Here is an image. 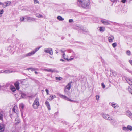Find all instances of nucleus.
I'll use <instances>...</instances> for the list:
<instances>
[{
  "mask_svg": "<svg viewBox=\"0 0 132 132\" xmlns=\"http://www.w3.org/2000/svg\"><path fill=\"white\" fill-rule=\"evenodd\" d=\"M77 3L79 7L84 8L88 6L90 4L89 1H78Z\"/></svg>",
  "mask_w": 132,
  "mask_h": 132,
  "instance_id": "f257e3e1",
  "label": "nucleus"
},
{
  "mask_svg": "<svg viewBox=\"0 0 132 132\" xmlns=\"http://www.w3.org/2000/svg\"><path fill=\"white\" fill-rule=\"evenodd\" d=\"M32 106L35 109H37L38 107L39 106V99L38 97L36 98L34 101Z\"/></svg>",
  "mask_w": 132,
  "mask_h": 132,
  "instance_id": "f03ea898",
  "label": "nucleus"
},
{
  "mask_svg": "<svg viewBox=\"0 0 132 132\" xmlns=\"http://www.w3.org/2000/svg\"><path fill=\"white\" fill-rule=\"evenodd\" d=\"M57 94L58 96L61 98L64 99L67 101H70L73 102H77V101H75L69 98H68L67 97H66V96L65 95H62L60 94Z\"/></svg>",
  "mask_w": 132,
  "mask_h": 132,
  "instance_id": "7ed1b4c3",
  "label": "nucleus"
},
{
  "mask_svg": "<svg viewBox=\"0 0 132 132\" xmlns=\"http://www.w3.org/2000/svg\"><path fill=\"white\" fill-rule=\"evenodd\" d=\"M102 117L104 119L106 120H112V117H110V116L108 114H102Z\"/></svg>",
  "mask_w": 132,
  "mask_h": 132,
  "instance_id": "20e7f679",
  "label": "nucleus"
},
{
  "mask_svg": "<svg viewBox=\"0 0 132 132\" xmlns=\"http://www.w3.org/2000/svg\"><path fill=\"white\" fill-rule=\"evenodd\" d=\"M11 3V2L10 1H7L6 2L4 3H2V4L1 5H2V7L4 8H5L7 6L9 5Z\"/></svg>",
  "mask_w": 132,
  "mask_h": 132,
  "instance_id": "39448f33",
  "label": "nucleus"
},
{
  "mask_svg": "<svg viewBox=\"0 0 132 132\" xmlns=\"http://www.w3.org/2000/svg\"><path fill=\"white\" fill-rule=\"evenodd\" d=\"M72 82H69L68 83L67 85L66 86L65 88L64 89V91L67 92V90L66 89H67L68 90H70L71 87V83Z\"/></svg>",
  "mask_w": 132,
  "mask_h": 132,
  "instance_id": "423d86ee",
  "label": "nucleus"
},
{
  "mask_svg": "<svg viewBox=\"0 0 132 132\" xmlns=\"http://www.w3.org/2000/svg\"><path fill=\"white\" fill-rule=\"evenodd\" d=\"M44 51L47 53H49L51 55H53V54L52 49L51 48H47V49L45 50Z\"/></svg>",
  "mask_w": 132,
  "mask_h": 132,
  "instance_id": "0eeeda50",
  "label": "nucleus"
},
{
  "mask_svg": "<svg viewBox=\"0 0 132 132\" xmlns=\"http://www.w3.org/2000/svg\"><path fill=\"white\" fill-rule=\"evenodd\" d=\"M13 72V71L11 70H3L0 71V73H9Z\"/></svg>",
  "mask_w": 132,
  "mask_h": 132,
  "instance_id": "6e6552de",
  "label": "nucleus"
},
{
  "mask_svg": "<svg viewBox=\"0 0 132 132\" xmlns=\"http://www.w3.org/2000/svg\"><path fill=\"white\" fill-rule=\"evenodd\" d=\"M19 84L20 83L19 81H17L14 84L15 87H16V89L18 90L19 89Z\"/></svg>",
  "mask_w": 132,
  "mask_h": 132,
  "instance_id": "1a4fd4ad",
  "label": "nucleus"
},
{
  "mask_svg": "<svg viewBox=\"0 0 132 132\" xmlns=\"http://www.w3.org/2000/svg\"><path fill=\"white\" fill-rule=\"evenodd\" d=\"M114 37L112 35H110L108 37V40L110 42H112L114 39Z\"/></svg>",
  "mask_w": 132,
  "mask_h": 132,
  "instance_id": "9d476101",
  "label": "nucleus"
},
{
  "mask_svg": "<svg viewBox=\"0 0 132 132\" xmlns=\"http://www.w3.org/2000/svg\"><path fill=\"white\" fill-rule=\"evenodd\" d=\"M46 71L48 72H56L57 73L58 71L56 70L55 69H46Z\"/></svg>",
  "mask_w": 132,
  "mask_h": 132,
  "instance_id": "9b49d317",
  "label": "nucleus"
},
{
  "mask_svg": "<svg viewBox=\"0 0 132 132\" xmlns=\"http://www.w3.org/2000/svg\"><path fill=\"white\" fill-rule=\"evenodd\" d=\"M62 57L64 58L65 60H66L68 61L70 60H71L73 59V58H71L69 59H68V58H66L65 57V54L64 53H63V55H62Z\"/></svg>",
  "mask_w": 132,
  "mask_h": 132,
  "instance_id": "f8f14e48",
  "label": "nucleus"
},
{
  "mask_svg": "<svg viewBox=\"0 0 132 132\" xmlns=\"http://www.w3.org/2000/svg\"><path fill=\"white\" fill-rule=\"evenodd\" d=\"M101 22L105 25H106L110 24V21H105L103 20H101Z\"/></svg>",
  "mask_w": 132,
  "mask_h": 132,
  "instance_id": "ddd939ff",
  "label": "nucleus"
},
{
  "mask_svg": "<svg viewBox=\"0 0 132 132\" xmlns=\"http://www.w3.org/2000/svg\"><path fill=\"white\" fill-rule=\"evenodd\" d=\"M126 115L128 116L130 118L132 119V113L130 112L129 111H127L126 113Z\"/></svg>",
  "mask_w": 132,
  "mask_h": 132,
  "instance_id": "4468645a",
  "label": "nucleus"
},
{
  "mask_svg": "<svg viewBox=\"0 0 132 132\" xmlns=\"http://www.w3.org/2000/svg\"><path fill=\"white\" fill-rule=\"evenodd\" d=\"M5 129V127L2 124H0V132H3Z\"/></svg>",
  "mask_w": 132,
  "mask_h": 132,
  "instance_id": "2eb2a0df",
  "label": "nucleus"
},
{
  "mask_svg": "<svg viewBox=\"0 0 132 132\" xmlns=\"http://www.w3.org/2000/svg\"><path fill=\"white\" fill-rule=\"evenodd\" d=\"M111 120V123L115 126H116L117 125V122L116 120L114 119H113L110 120Z\"/></svg>",
  "mask_w": 132,
  "mask_h": 132,
  "instance_id": "dca6fc26",
  "label": "nucleus"
},
{
  "mask_svg": "<svg viewBox=\"0 0 132 132\" xmlns=\"http://www.w3.org/2000/svg\"><path fill=\"white\" fill-rule=\"evenodd\" d=\"M26 19L29 22L34 21L35 20V18L32 17H27Z\"/></svg>",
  "mask_w": 132,
  "mask_h": 132,
  "instance_id": "f3484780",
  "label": "nucleus"
},
{
  "mask_svg": "<svg viewBox=\"0 0 132 132\" xmlns=\"http://www.w3.org/2000/svg\"><path fill=\"white\" fill-rule=\"evenodd\" d=\"M45 104L48 108V110H50L51 108L50 104L49 102L47 101H46L45 102Z\"/></svg>",
  "mask_w": 132,
  "mask_h": 132,
  "instance_id": "a211bd4d",
  "label": "nucleus"
},
{
  "mask_svg": "<svg viewBox=\"0 0 132 132\" xmlns=\"http://www.w3.org/2000/svg\"><path fill=\"white\" fill-rule=\"evenodd\" d=\"M27 69L28 70H30L32 71H34L38 70V69L37 68H28Z\"/></svg>",
  "mask_w": 132,
  "mask_h": 132,
  "instance_id": "6ab92c4d",
  "label": "nucleus"
},
{
  "mask_svg": "<svg viewBox=\"0 0 132 132\" xmlns=\"http://www.w3.org/2000/svg\"><path fill=\"white\" fill-rule=\"evenodd\" d=\"M34 53L32 51L31 52H29L25 54V57H28L31 56L32 55L34 54Z\"/></svg>",
  "mask_w": 132,
  "mask_h": 132,
  "instance_id": "aec40b11",
  "label": "nucleus"
},
{
  "mask_svg": "<svg viewBox=\"0 0 132 132\" xmlns=\"http://www.w3.org/2000/svg\"><path fill=\"white\" fill-rule=\"evenodd\" d=\"M7 88L6 85H1V88L0 89L3 90H4Z\"/></svg>",
  "mask_w": 132,
  "mask_h": 132,
  "instance_id": "412c9836",
  "label": "nucleus"
},
{
  "mask_svg": "<svg viewBox=\"0 0 132 132\" xmlns=\"http://www.w3.org/2000/svg\"><path fill=\"white\" fill-rule=\"evenodd\" d=\"M126 80L130 85H131V87H132V79H126Z\"/></svg>",
  "mask_w": 132,
  "mask_h": 132,
  "instance_id": "4be33fe9",
  "label": "nucleus"
},
{
  "mask_svg": "<svg viewBox=\"0 0 132 132\" xmlns=\"http://www.w3.org/2000/svg\"><path fill=\"white\" fill-rule=\"evenodd\" d=\"M20 120L19 118H17L15 119V123L16 124H17L20 122Z\"/></svg>",
  "mask_w": 132,
  "mask_h": 132,
  "instance_id": "5701e85b",
  "label": "nucleus"
},
{
  "mask_svg": "<svg viewBox=\"0 0 132 132\" xmlns=\"http://www.w3.org/2000/svg\"><path fill=\"white\" fill-rule=\"evenodd\" d=\"M105 30V28L103 27H100L99 30L100 31L103 32H104Z\"/></svg>",
  "mask_w": 132,
  "mask_h": 132,
  "instance_id": "b1692460",
  "label": "nucleus"
},
{
  "mask_svg": "<svg viewBox=\"0 0 132 132\" xmlns=\"http://www.w3.org/2000/svg\"><path fill=\"white\" fill-rule=\"evenodd\" d=\"M41 47V46L39 47L35 48L33 51H32L34 54L37 51H38Z\"/></svg>",
  "mask_w": 132,
  "mask_h": 132,
  "instance_id": "393cba45",
  "label": "nucleus"
},
{
  "mask_svg": "<svg viewBox=\"0 0 132 132\" xmlns=\"http://www.w3.org/2000/svg\"><path fill=\"white\" fill-rule=\"evenodd\" d=\"M57 18L60 21H63L64 20V19L63 18L62 16H57Z\"/></svg>",
  "mask_w": 132,
  "mask_h": 132,
  "instance_id": "a878e982",
  "label": "nucleus"
},
{
  "mask_svg": "<svg viewBox=\"0 0 132 132\" xmlns=\"http://www.w3.org/2000/svg\"><path fill=\"white\" fill-rule=\"evenodd\" d=\"M17 109V107L15 105L14 107L12 109V111H13L15 113H16V110Z\"/></svg>",
  "mask_w": 132,
  "mask_h": 132,
  "instance_id": "bb28decb",
  "label": "nucleus"
},
{
  "mask_svg": "<svg viewBox=\"0 0 132 132\" xmlns=\"http://www.w3.org/2000/svg\"><path fill=\"white\" fill-rule=\"evenodd\" d=\"M21 96L23 98H26V95L25 94L22 93H21Z\"/></svg>",
  "mask_w": 132,
  "mask_h": 132,
  "instance_id": "cd10ccee",
  "label": "nucleus"
},
{
  "mask_svg": "<svg viewBox=\"0 0 132 132\" xmlns=\"http://www.w3.org/2000/svg\"><path fill=\"white\" fill-rule=\"evenodd\" d=\"M11 89L13 92H14L16 90L15 87L13 86H11Z\"/></svg>",
  "mask_w": 132,
  "mask_h": 132,
  "instance_id": "c85d7f7f",
  "label": "nucleus"
},
{
  "mask_svg": "<svg viewBox=\"0 0 132 132\" xmlns=\"http://www.w3.org/2000/svg\"><path fill=\"white\" fill-rule=\"evenodd\" d=\"M20 108V109L21 111L24 108V106L23 104V103H21L19 105Z\"/></svg>",
  "mask_w": 132,
  "mask_h": 132,
  "instance_id": "c756f323",
  "label": "nucleus"
},
{
  "mask_svg": "<svg viewBox=\"0 0 132 132\" xmlns=\"http://www.w3.org/2000/svg\"><path fill=\"white\" fill-rule=\"evenodd\" d=\"M127 128L128 130L130 131H131L132 130V127L130 125H128L127 126Z\"/></svg>",
  "mask_w": 132,
  "mask_h": 132,
  "instance_id": "7c9ffc66",
  "label": "nucleus"
},
{
  "mask_svg": "<svg viewBox=\"0 0 132 132\" xmlns=\"http://www.w3.org/2000/svg\"><path fill=\"white\" fill-rule=\"evenodd\" d=\"M50 97H51V99H50V100L51 101L53 99L56 98V96L55 95H52L50 96Z\"/></svg>",
  "mask_w": 132,
  "mask_h": 132,
  "instance_id": "2f4dec72",
  "label": "nucleus"
},
{
  "mask_svg": "<svg viewBox=\"0 0 132 132\" xmlns=\"http://www.w3.org/2000/svg\"><path fill=\"white\" fill-rule=\"evenodd\" d=\"M4 12V11L3 9L0 10V17H1L2 14H3Z\"/></svg>",
  "mask_w": 132,
  "mask_h": 132,
  "instance_id": "473e14b6",
  "label": "nucleus"
},
{
  "mask_svg": "<svg viewBox=\"0 0 132 132\" xmlns=\"http://www.w3.org/2000/svg\"><path fill=\"white\" fill-rule=\"evenodd\" d=\"M112 106L114 108H116L117 105V104L114 103H112L111 104Z\"/></svg>",
  "mask_w": 132,
  "mask_h": 132,
  "instance_id": "72a5a7b5",
  "label": "nucleus"
},
{
  "mask_svg": "<svg viewBox=\"0 0 132 132\" xmlns=\"http://www.w3.org/2000/svg\"><path fill=\"white\" fill-rule=\"evenodd\" d=\"M36 16L38 18H40L41 17H43V16L39 14H35Z\"/></svg>",
  "mask_w": 132,
  "mask_h": 132,
  "instance_id": "f704fd0d",
  "label": "nucleus"
},
{
  "mask_svg": "<svg viewBox=\"0 0 132 132\" xmlns=\"http://www.w3.org/2000/svg\"><path fill=\"white\" fill-rule=\"evenodd\" d=\"M127 11V10L126 8H123L122 10H121V11L123 13L126 12Z\"/></svg>",
  "mask_w": 132,
  "mask_h": 132,
  "instance_id": "c9c22d12",
  "label": "nucleus"
},
{
  "mask_svg": "<svg viewBox=\"0 0 132 132\" xmlns=\"http://www.w3.org/2000/svg\"><path fill=\"white\" fill-rule=\"evenodd\" d=\"M126 54L128 55H130L131 54L130 51L129 50L127 51L126 52Z\"/></svg>",
  "mask_w": 132,
  "mask_h": 132,
  "instance_id": "e433bc0d",
  "label": "nucleus"
},
{
  "mask_svg": "<svg viewBox=\"0 0 132 132\" xmlns=\"http://www.w3.org/2000/svg\"><path fill=\"white\" fill-rule=\"evenodd\" d=\"M112 46L114 48L115 47L117 46V43L115 42L112 44Z\"/></svg>",
  "mask_w": 132,
  "mask_h": 132,
  "instance_id": "4c0bfd02",
  "label": "nucleus"
},
{
  "mask_svg": "<svg viewBox=\"0 0 132 132\" xmlns=\"http://www.w3.org/2000/svg\"><path fill=\"white\" fill-rule=\"evenodd\" d=\"M3 117V116L2 114L0 113V120H2Z\"/></svg>",
  "mask_w": 132,
  "mask_h": 132,
  "instance_id": "58836bf2",
  "label": "nucleus"
},
{
  "mask_svg": "<svg viewBox=\"0 0 132 132\" xmlns=\"http://www.w3.org/2000/svg\"><path fill=\"white\" fill-rule=\"evenodd\" d=\"M55 79L59 81L60 80L62 79V78L61 77H56L55 78Z\"/></svg>",
  "mask_w": 132,
  "mask_h": 132,
  "instance_id": "ea45409f",
  "label": "nucleus"
},
{
  "mask_svg": "<svg viewBox=\"0 0 132 132\" xmlns=\"http://www.w3.org/2000/svg\"><path fill=\"white\" fill-rule=\"evenodd\" d=\"M122 129L125 131H126L128 130V128L127 127H124L122 128Z\"/></svg>",
  "mask_w": 132,
  "mask_h": 132,
  "instance_id": "a19ab883",
  "label": "nucleus"
},
{
  "mask_svg": "<svg viewBox=\"0 0 132 132\" xmlns=\"http://www.w3.org/2000/svg\"><path fill=\"white\" fill-rule=\"evenodd\" d=\"M101 85L103 88H105V85L103 83H102L101 84Z\"/></svg>",
  "mask_w": 132,
  "mask_h": 132,
  "instance_id": "79ce46f5",
  "label": "nucleus"
},
{
  "mask_svg": "<svg viewBox=\"0 0 132 132\" xmlns=\"http://www.w3.org/2000/svg\"><path fill=\"white\" fill-rule=\"evenodd\" d=\"M77 28L79 29V30H82V27H80L79 26H77Z\"/></svg>",
  "mask_w": 132,
  "mask_h": 132,
  "instance_id": "37998d69",
  "label": "nucleus"
},
{
  "mask_svg": "<svg viewBox=\"0 0 132 132\" xmlns=\"http://www.w3.org/2000/svg\"><path fill=\"white\" fill-rule=\"evenodd\" d=\"M26 19V18H20V21H21L22 22L24 21V19Z\"/></svg>",
  "mask_w": 132,
  "mask_h": 132,
  "instance_id": "c03bdc74",
  "label": "nucleus"
},
{
  "mask_svg": "<svg viewBox=\"0 0 132 132\" xmlns=\"http://www.w3.org/2000/svg\"><path fill=\"white\" fill-rule=\"evenodd\" d=\"M128 90L129 91V92L130 93H131V92H132V89H131V88L130 87H129L128 89Z\"/></svg>",
  "mask_w": 132,
  "mask_h": 132,
  "instance_id": "a18cd8bd",
  "label": "nucleus"
},
{
  "mask_svg": "<svg viewBox=\"0 0 132 132\" xmlns=\"http://www.w3.org/2000/svg\"><path fill=\"white\" fill-rule=\"evenodd\" d=\"M69 23H72L73 22V20L72 19H70L69 20Z\"/></svg>",
  "mask_w": 132,
  "mask_h": 132,
  "instance_id": "49530a36",
  "label": "nucleus"
},
{
  "mask_svg": "<svg viewBox=\"0 0 132 132\" xmlns=\"http://www.w3.org/2000/svg\"><path fill=\"white\" fill-rule=\"evenodd\" d=\"M34 2L35 4L39 3L38 1H34Z\"/></svg>",
  "mask_w": 132,
  "mask_h": 132,
  "instance_id": "de8ad7c7",
  "label": "nucleus"
},
{
  "mask_svg": "<svg viewBox=\"0 0 132 132\" xmlns=\"http://www.w3.org/2000/svg\"><path fill=\"white\" fill-rule=\"evenodd\" d=\"M82 30L83 31L85 32H88V31L87 29H84Z\"/></svg>",
  "mask_w": 132,
  "mask_h": 132,
  "instance_id": "09e8293b",
  "label": "nucleus"
},
{
  "mask_svg": "<svg viewBox=\"0 0 132 132\" xmlns=\"http://www.w3.org/2000/svg\"><path fill=\"white\" fill-rule=\"evenodd\" d=\"M96 100H98L99 98V96L98 95H96Z\"/></svg>",
  "mask_w": 132,
  "mask_h": 132,
  "instance_id": "8fccbe9b",
  "label": "nucleus"
},
{
  "mask_svg": "<svg viewBox=\"0 0 132 132\" xmlns=\"http://www.w3.org/2000/svg\"><path fill=\"white\" fill-rule=\"evenodd\" d=\"M45 91L47 93V95H48L49 94V91H48V90L47 89H45Z\"/></svg>",
  "mask_w": 132,
  "mask_h": 132,
  "instance_id": "3c124183",
  "label": "nucleus"
},
{
  "mask_svg": "<svg viewBox=\"0 0 132 132\" xmlns=\"http://www.w3.org/2000/svg\"><path fill=\"white\" fill-rule=\"evenodd\" d=\"M60 61H62V62H64V61H65V60L63 59H60Z\"/></svg>",
  "mask_w": 132,
  "mask_h": 132,
  "instance_id": "603ef678",
  "label": "nucleus"
},
{
  "mask_svg": "<svg viewBox=\"0 0 132 132\" xmlns=\"http://www.w3.org/2000/svg\"><path fill=\"white\" fill-rule=\"evenodd\" d=\"M28 97L29 98H32L33 97V95H31V96H28Z\"/></svg>",
  "mask_w": 132,
  "mask_h": 132,
  "instance_id": "864d4df0",
  "label": "nucleus"
},
{
  "mask_svg": "<svg viewBox=\"0 0 132 132\" xmlns=\"http://www.w3.org/2000/svg\"><path fill=\"white\" fill-rule=\"evenodd\" d=\"M126 1H121V2L123 3H125Z\"/></svg>",
  "mask_w": 132,
  "mask_h": 132,
  "instance_id": "5fc2aeb1",
  "label": "nucleus"
},
{
  "mask_svg": "<svg viewBox=\"0 0 132 132\" xmlns=\"http://www.w3.org/2000/svg\"><path fill=\"white\" fill-rule=\"evenodd\" d=\"M64 38V37H62L61 38V39L62 40Z\"/></svg>",
  "mask_w": 132,
  "mask_h": 132,
  "instance_id": "6e6d98bb",
  "label": "nucleus"
},
{
  "mask_svg": "<svg viewBox=\"0 0 132 132\" xmlns=\"http://www.w3.org/2000/svg\"><path fill=\"white\" fill-rule=\"evenodd\" d=\"M35 74H37L38 73V72L37 71H35Z\"/></svg>",
  "mask_w": 132,
  "mask_h": 132,
  "instance_id": "4d7b16f0",
  "label": "nucleus"
},
{
  "mask_svg": "<svg viewBox=\"0 0 132 132\" xmlns=\"http://www.w3.org/2000/svg\"><path fill=\"white\" fill-rule=\"evenodd\" d=\"M61 52H62V53H64V52H63V51H62V50H61Z\"/></svg>",
  "mask_w": 132,
  "mask_h": 132,
  "instance_id": "13d9d810",
  "label": "nucleus"
},
{
  "mask_svg": "<svg viewBox=\"0 0 132 132\" xmlns=\"http://www.w3.org/2000/svg\"><path fill=\"white\" fill-rule=\"evenodd\" d=\"M2 4V3L1 2H0V5H1V4Z\"/></svg>",
  "mask_w": 132,
  "mask_h": 132,
  "instance_id": "bf43d9fd",
  "label": "nucleus"
},
{
  "mask_svg": "<svg viewBox=\"0 0 132 132\" xmlns=\"http://www.w3.org/2000/svg\"><path fill=\"white\" fill-rule=\"evenodd\" d=\"M50 99H51V97H50H50L49 98V100H50Z\"/></svg>",
  "mask_w": 132,
  "mask_h": 132,
  "instance_id": "052dcab7",
  "label": "nucleus"
},
{
  "mask_svg": "<svg viewBox=\"0 0 132 132\" xmlns=\"http://www.w3.org/2000/svg\"><path fill=\"white\" fill-rule=\"evenodd\" d=\"M131 72H132V71H129V72H130V73H131Z\"/></svg>",
  "mask_w": 132,
  "mask_h": 132,
  "instance_id": "680f3d73",
  "label": "nucleus"
},
{
  "mask_svg": "<svg viewBox=\"0 0 132 132\" xmlns=\"http://www.w3.org/2000/svg\"><path fill=\"white\" fill-rule=\"evenodd\" d=\"M115 1L113 0V1L112 2H115Z\"/></svg>",
  "mask_w": 132,
  "mask_h": 132,
  "instance_id": "e2e57ef3",
  "label": "nucleus"
},
{
  "mask_svg": "<svg viewBox=\"0 0 132 132\" xmlns=\"http://www.w3.org/2000/svg\"><path fill=\"white\" fill-rule=\"evenodd\" d=\"M57 53H58V52H57V51L56 52V53L57 54Z\"/></svg>",
  "mask_w": 132,
  "mask_h": 132,
  "instance_id": "0e129e2a",
  "label": "nucleus"
},
{
  "mask_svg": "<svg viewBox=\"0 0 132 132\" xmlns=\"http://www.w3.org/2000/svg\"><path fill=\"white\" fill-rule=\"evenodd\" d=\"M1 85H0V89H1Z\"/></svg>",
  "mask_w": 132,
  "mask_h": 132,
  "instance_id": "69168bd1",
  "label": "nucleus"
},
{
  "mask_svg": "<svg viewBox=\"0 0 132 132\" xmlns=\"http://www.w3.org/2000/svg\"><path fill=\"white\" fill-rule=\"evenodd\" d=\"M131 93V94H132V92Z\"/></svg>",
  "mask_w": 132,
  "mask_h": 132,
  "instance_id": "338daca9",
  "label": "nucleus"
},
{
  "mask_svg": "<svg viewBox=\"0 0 132 132\" xmlns=\"http://www.w3.org/2000/svg\"><path fill=\"white\" fill-rule=\"evenodd\" d=\"M131 72V74L132 75V72Z\"/></svg>",
  "mask_w": 132,
  "mask_h": 132,
  "instance_id": "774afa93",
  "label": "nucleus"
}]
</instances>
